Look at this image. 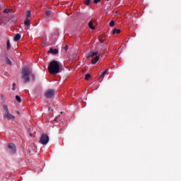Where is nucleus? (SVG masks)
<instances>
[{"label": "nucleus", "mask_w": 181, "mask_h": 181, "mask_svg": "<svg viewBox=\"0 0 181 181\" xmlns=\"http://www.w3.org/2000/svg\"><path fill=\"white\" fill-rule=\"evenodd\" d=\"M48 71L50 74H59L62 71V65L56 60L52 61L48 66Z\"/></svg>", "instance_id": "1"}, {"label": "nucleus", "mask_w": 181, "mask_h": 181, "mask_svg": "<svg viewBox=\"0 0 181 181\" xmlns=\"http://www.w3.org/2000/svg\"><path fill=\"white\" fill-rule=\"evenodd\" d=\"M23 78L25 79L24 83H29L30 81V78L29 76L31 75V77L35 80V74H32V70L29 67H24L22 71Z\"/></svg>", "instance_id": "2"}, {"label": "nucleus", "mask_w": 181, "mask_h": 181, "mask_svg": "<svg viewBox=\"0 0 181 181\" xmlns=\"http://www.w3.org/2000/svg\"><path fill=\"white\" fill-rule=\"evenodd\" d=\"M3 109L6 112L4 115V118H7V119H15V116L13 115H11V113L9 112V108L8 107V105H4Z\"/></svg>", "instance_id": "3"}, {"label": "nucleus", "mask_w": 181, "mask_h": 181, "mask_svg": "<svg viewBox=\"0 0 181 181\" xmlns=\"http://www.w3.org/2000/svg\"><path fill=\"white\" fill-rule=\"evenodd\" d=\"M30 16H32V13L30 12V11H28L26 12V18L25 21L24 22L25 29L28 30V29H29V28L28 26H29L30 25Z\"/></svg>", "instance_id": "4"}, {"label": "nucleus", "mask_w": 181, "mask_h": 181, "mask_svg": "<svg viewBox=\"0 0 181 181\" xmlns=\"http://www.w3.org/2000/svg\"><path fill=\"white\" fill-rule=\"evenodd\" d=\"M40 142L42 144V145H47V144H49V136L47 134H43L41 136Z\"/></svg>", "instance_id": "5"}, {"label": "nucleus", "mask_w": 181, "mask_h": 181, "mask_svg": "<svg viewBox=\"0 0 181 181\" xmlns=\"http://www.w3.org/2000/svg\"><path fill=\"white\" fill-rule=\"evenodd\" d=\"M54 90L53 89H49L48 90H47L45 93V95L46 97V98H52V97H53V95H54Z\"/></svg>", "instance_id": "6"}, {"label": "nucleus", "mask_w": 181, "mask_h": 181, "mask_svg": "<svg viewBox=\"0 0 181 181\" xmlns=\"http://www.w3.org/2000/svg\"><path fill=\"white\" fill-rule=\"evenodd\" d=\"M8 152L10 153H15V152H16V146H15V144L11 143L8 145Z\"/></svg>", "instance_id": "7"}, {"label": "nucleus", "mask_w": 181, "mask_h": 181, "mask_svg": "<svg viewBox=\"0 0 181 181\" xmlns=\"http://www.w3.org/2000/svg\"><path fill=\"white\" fill-rule=\"evenodd\" d=\"M97 54H98V52H90L88 57H87V59H90L91 57H94V56H97Z\"/></svg>", "instance_id": "8"}, {"label": "nucleus", "mask_w": 181, "mask_h": 181, "mask_svg": "<svg viewBox=\"0 0 181 181\" xmlns=\"http://www.w3.org/2000/svg\"><path fill=\"white\" fill-rule=\"evenodd\" d=\"M49 53H52V54H57V53H59V49L51 48L49 50Z\"/></svg>", "instance_id": "9"}, {"label": "nucleus", "mask_w": 181, "mask_h": 181, "mask_svg": "<svg viewBox=\"0 0 181 181\" xmlns=\"http://www.w3.org/2000/svg\"><path fill=\"white\" fill-rule=\"evenodd\" d=\"M98 60H100V57L96 56L94 59H92L91 61L92 64H96Z\"/></svg>", "instance_id": "10"}, {"label": "nucleus", "mask_w": 181, "mask_h": 181, "mask_svg": "<svg viewBox=\"0 0 181 181\" xmlns=\"http://www.w3.org/2000/svg\"><path fill=\"white\" fill-rule=\"evenodd\" d=\"M21 34L17 33V34L15 35V37H14V40H15V42H18V41L21 40Z\"/></svg>", "instance_id": "11"}, {"label": "nucleus", "mask_w": 181, "mask_h": 181, "mask_svg": "<svg viewBox=\"0 0 181 181\" xmlns=\"http://www.w3.org/2000/svg\"><path fill=\"white\" fill-rule=\"evenodd\" d=\"M108 72V69H106L105 71L102 73V74L100 76V78H104L105 77V74Z\"/></svg>", "instance_id": "12"}, {"label": "nucleus", "mask_w": 181, "mask_h": 181, "mask_svg": "<svg viewBox=\"0 0 181 181\" xmlns=\"http://www.w3.org/2000/svg\"><path fill=\"white\" fill-rule=\"evenodd\" d=\"M88 26H89L90 29H92V30H95V27H94V26L93 25V21H90V22L88 23Z\"/></svg>", "instance_id": "13"}, {"label": "nucleus", "mask_w": 181, "mask_h": 181, "mask_svg": "<svg viewBox=\"0 0 181 181\" xmlns=\"http://www.w3.org/2000/svg\"><path fill=\"white\" fill-rule=\"evenodd\" d=\"M115 33H117V34L121 33V30L115 28V29L113 30V35H115Z\"/></svg>", "instance_id": "14"}, {"label": "nucleus", "mask_w": 181, "mask_h": 181, "mask_svg": "<svg viewBox=\"0 0 181 181\" xmlns=\"http://www.w3.org/2000/svg\"><path fill=\"white\" fill-rule=\"evenodd\" d=\"M6 64H8L9 66H12V61H11V59L7 57H6Z\"/></svg>", "instance_id": "15"}, {"label": "nucleus", "mask_w": 181, "mask_h": 181, "mask_svg": "<svg viewBox=\"0 0 181 181\" xmlns=\"http://www.w3.org/2000/svg\"><path fill=\"white\" fill-rule=\"evenodd\" d=\"M109 25L110 28H114V26H115V21H110Z\"/></svg>", "instance_id": "16"}, {"label": "nucleus", "mask_w": 181, "mask_h": 181, "mask_svg": "<svg viewBox=\"0 0 181 181\" xmlns=\"http://www.w3.org/2000/svg\"><path fill=\"white\" fill-rule=\"evenodd\" d=\"M16 100L18 101V103H22V99L21 98V96L16 95Z\"/></svg>", "instance_id": "17"}, {"label": "nucleus", "mask_w": 181, "mask_h": 181, "mask_svg": "<svg viewBox=\"0 0 181 181\" xmlns=\"http://www.w3.org/2000/svg\"><path fill=\"white\" fill-rule=\"evenodd\" d=\"M45 15H46V16H50V15H52V12H50V11L49 10H47V11H45Z\"/></svg>", "instance_id": "18"}, {"label": "nucleus", "mask_w": 181, "mask_h": 181, "mask_svg": "<svg viewBox=\"0 0 181 181\" xmlns=\"http://www.w3.org/2000/svg\"><path fill=\"white\" fill-rule=\"evenodd\" d=\"M90 77H91V75H90V74H87L85 76V80H90Z\"/></svg>", "instance_id": "19"}, {"label": "nucleus", "mask_w": 181, "mask_h": 181, "mask_svg": "<svg viewBox=\"0 0 181 181\" xmlns=\"http://www.w3.org/2000/svg\"><path fill=\"white\" fill-rule=\"evenodd\" d=\"M11 49V42L9 40L7 41V50H9Z\"/></svg>", "instance_id": "20"}, {"label": "nucleus", "mask_w": 181, "mask_h": 181, "mask_svg": "<svg viewBox=\"0 0 181 181\" xmlns=\"http://www.w3.org/2000/svg\"><path fill=\"white\" fill-rule=\"evenodd\" d=\"M90 0H85L84 1L85 5H90Z\"/></svg>", "instance_id": "21"}, {"label": "nucleus", "mask_w": 181, "mask_h": 181, "mask_svg": "<svg viewBox=\"0 0 181 181\" xmlns=\"http://www.w3.org/2000/svg\"><path fill=\"white\" fill-rule=\"evenodd\" d=\"M16 83H13V88L12 90H13V91H15V90H16Z\"/></svg>", "instance_id": "22"}, {"label": "nucleus", "mask_w": 181, "mask_h": 181, "mask_svg": "<svg viewBox=\"0 0 181 181\" xmlns=\"http://www.w3.org/2000/svg\"><path fill=\"white\" fill-rule=\"evenodd\" d=\"M4 13H9V9H8V8L4 9Z\"/></svg>", "instance_id": "23"}, {"label": "nucleus", "mask_w": 181, "mask_h": 181, "mask_svg": "<svg viewBox=\"0 0 181 181\" xmlns=\"http://www.w3.org/2000/svg\"><path fill=\"white\" fill-rule=\"evenodd\" d=\"M98 2H101V0H94L93 4H98Z\"/></svg>", "instance_id": "24"}, {"label": "nucleus", "mask_w": 181, "mask_h": 181, "mask_svg": "<svg viewBox=\"0 0 181 181\" xmlns=\"http://www.w3.org/2000/svg\"><path fill=\"white\" fill-rule=\"evenodd\" d=\"M64 49L66 50V52H67L69 50V45H66L64 47Z\"/></svg>", "instance_id": "25"}, {"label": "nucleus", "mask_w": 181, "mask_h": 181, "mask_svg": "<svg viewBox=\"0 0 181 181\" xmlns=\"http://www.w3.org/2000/svg\"><path fill=\"white\" fill-rule=\"evenodd\" d=\"M99 40H100V43H104V40L100 39Z\"/></svg>", "instance_id": "26"}, {"label": "nucleus", "mask_w": 181, "mask_h": 181, "mask_svg": "<svg viewBox=\"0 0 181 181\" xmlns=\"http://www.w3.org/2000/svg\"><path fill=\"white\" fill-rule=\"evenodd\" d=\"M2 98H5V96L4 95H1Z\"/></svg>", "instance_id": "27"}, {"label": "nucleus", "mask_w": 181, "mask_h": 181, "mask_svg": "<svg viewBox=\"0 0 181 181\" xmlns=\"http://www.w3.org/2000/svg\"><path fill=\"white\" fill-rule=\"evenodd\" d=\"M17 114H18V115H19V114H20L19 111H17Z\"/></svg>", "instance_id": "28"}, {"label": "nucleus", "mask_w": 181, "mask_h": 181, "mask_svg": "<svg viewBox=\"0 0 181 181\" xmlns=\"http://www.w3.org/2000/svg\"><path fill=\"white\" fill-rule=\"evenodd\" d=\"M61 114H63V112H61Z\"/></svg>", "instance_id": "29"}, {"label": "nucleus", "mask_w": 181, "mask_h": 181, "mask_svg": "<svg viewBox=\"0 0 181 181\" xmlns=\"http://www.w3.org/2000/svg\"><path fill=\"white\" fill-rule=\"evenodd\" d=\"M106 1H110V0H106Z\"/></svg>", "instance_id": "30"}]
</instances>
